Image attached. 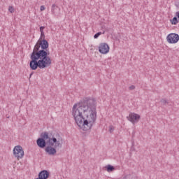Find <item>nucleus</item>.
<instances>
[{
  "instance_id": "10",
  "label": "nucleus",
  "mask_w": 179,
  "mask_h": 179,
  "mask_svg": "<svg viewBox=\"0 0 179 179\" xmlns=\"http://www.w3.org/2000/svg\"><path fill=\"white\" fill-rule=\"evenodd\" d=\"M51 10L53 15H58V13H59V7L55 4H52Z\"/></svg>"
},
{
  "instance_id": "23",
  "label": "nucleus",
  "mask_w": 179,
  "mask_h": 179,
  "mask_svg": "<svg viewBox=\"0 0 179 179\" xmlns=\"http://www.w3.org/2000/svg\"><path fill=\"white\" fill-rule=\"evenodd\" d=\"M133 149V150H135V149L134 148V147H131V150Z\"/></svg>"
},
{
  "instance_id": "11",
  "label": "nucleus",
  "mask_w": 179,
  "mask_h": 179,
  "mask_svg": "<svg viewBox=\"0 0 179 179\" xmlns=\"http://www.w3.org/2000/svg\"><path fill=\"white\" fill-rule=\"evenodd\" d=\"M105 169H106L108 173H111V171H114V170H115V167L110 164L105 166Z\"/></svg>"
},
{
  "instance_id": "19",
  "label": "nucleus",
  "mask_w": 179,
  "mask_h": 179,
  "mask_svg": "<svg viewBox=\"0 0 179 179\" xmlns=\"http://www.w3.org/2000/svg\"><path fill=\"white\" fill-rule=\"evenodd\" d=\"M40 10H41V12H43V10H45V6H41Z\"/></svg>"
},
{
  "instance_id": "6",
  "label": "nucleus",
  "mask_w": 179,
  "mask_h": 179,
  "mask_svg": "<svg viewBox=\"0 0 179 179\" xmlns=\"http://www.w3.org/2000/svg\"><path fill=\"white\" fill-rule=\"evenodd\" d=\"M166 40L169 44H176L178 43L179 35L176 33L169 34L166 37Z\"/></svg>"
},
{
  "instance_id": "16",
  "label": "nucleus",
  "mask_w": 179,
  "mask_h": 179,
  "mask_svg": "<svg viewBox=\"0 0 179 179\" xmlns=\"http://www.w3.org/2000/svg\"><path fill=\"white\" fill-rule=\"evenodd\" d=\"M8 10L10 13H13V12H15V9L12 6H9Z\"/></svg>"
},
{
  "instance_id": "17",
  "label": "nucleus",
  "mask_w": 179,
  "mask_h": 179,
  "mask_svg": "<svg viewBox=\"0 0 179 179\" xmlns=\"http://www.w3.org/2000/svg\"><path fill=\"white\" fill-rule=\"evenodd\" d=\"M41 38L45 39V35H44V32H41L40 40H41Z\"/></svg>"
},
{
  "instance_id": "12",
  "label": "nucleus",
  "mask_w": 179,
  "mask_h": 179,
  "mask_svg": "<svg viewBox=\"0 0 179 179\" xmlns=\"http://www.w3.org/2000/svg\"><path fill=\"white\" fill-rule=\"evenodd\" d=\"M171 20V24H177L178 23V17L177 16H175L172 20Z\"/></svg>"
},
{
  "instance_id": "20",
  "label": "nucleus",
  "mask_w": 179,
  "mask_h": 179,
  "mask_svg": "<svg viewBox=\"0 0 179 179\" xmlns=\"http://www.w3.org/2000/svg\"><path fill=\"white\" fill-rule=\"evenodd\" d=\"M129 90H134L135 89V85H131L129 87Z\"/></svg>"
},
{
  "instance_id": "18",
  "label": "nucleus",
  "mask_w": 179,
  "mask_h": 179,
  "mask_svg": "<svg viewBox=\"0 0 179 179\" xmlns=\"http://www.w3.org/2000/svg\"><path fill=\"white\" fill-rule=\"evenodd\" d=\"M44 29H45V27H40V31H41V33H44Z\"/></svg>"
},
{
  "instance_id": "14",
  "label": "nucleus",
  "mask_w": 179,
  "mask_h": 179,
  "mask_svg": "<svg viewBox=\"0 0 179 179\" xmlns=\"http://www.w3.org/2000/svg\"><path fill=\"white\" fill-rule=\"evenodd\" d=\"M101 36V32H97L94 36V38H99V36Z\"/></svg>"
},
{
  "instance_id": "7",
  "label": "nucleus",
  "mask_w": 179,
  "mask_h": 179,
  "mask_svg": "<svg viewBox=\"0 0 179 179\" xmlns=\"http://www.w3.org/2000/svg\"><path fill=\"white\" fill-rule=\"evenodd\" d=\"M127 118L128 121H130V122H132V124H135V122H138L139 120H141V115L135 113H130Z\"/></svg>"
},
{
  "instance_id": "21",
  "label": "nucleus",
  "mask_w": 179,
  "mask_h": 179,
  "mask_svg": "<svg viewBox=\"0 0 179 179\" xmlns=\"http://www.w3.org/2000/svg\"><path fill=\"white\" fill-rule=\"evenodd\" d=\"M175 15L176 16V17H178V20H179V11H177L175 14Z\"/></svg>"
},
{
  "instance_id": "24",
  "label": "nucleus",
  "mask_w": 179,
  "mask_h": 179,
  "mask_svg": "<svg viewBox=\"0 0 179 179\" xmlns=\"http://www.w3.org/2000/svg\"><path fill=\"white\" fill-rule=\"evenodd\" d=\"M103 34H104V31L103 32Z\"/></svg>"
},
{
  "instance_id": "15",
  "label": "nucleus",
  "mask_w": 179,
  "mask_h": 179,
  "mask_svg": "<svg viewBox=\"0 0 179 179\" xmlns=\"http://www.w3.org/2000/svg\"><path fill=\"white\" fill-rule=\"evenodd\" d=\"M114 131V127L113 125L109 126V132L111 134Z\"/></svg>"
},
{
  "instance_id": "5",
  "label": "nucleus",
  "mask_w": 179,
  "mask_h": 179,
  "mask_svg": "<svg viewBox=\"0 0 179 179\" xmlns=\"http://www.w3.org/2000/svg\"><path fill=\"white\" fill-rule=\"evenodd\" d=\"M13 155L15 157H17V160L19 159H22L24 156V151H23V148L20 145H17L13 149Z\"/></svg>"
},
{
  "instance_id": "2",
  "label": "nucleus",
  "mask_w": 179,
  "mask_h": 179,
  "mask_svg": "<svg viewBox=\"0 0 179 179\" xmlns=\"http://www.w3.org/2000/svg\"><path fill=\"white\" fill-rule=\"evenodd\" d=\"M48 47L50 44L45 39L36 43L30 56L29 68L31 71H36L37 68L45 69L51 66L52 60Z\"/></svg>"
},
{
  "instance_id": "9",
  "label": "nucleus",
  "mask_w": 179,
  "mask_h": 179,
  "mask_svg": "<svg viewBox=\"0 0 179 179\" xmlns=\"http://www.w3.org/2000/svg\"><path fill=\"white\" fill-rule=\"evenodd\" d=\"M38 177L40 179H48L50 177V172L47 170H43L41 172H39Z\"/></svg>"
},
{
  "instance_id": "3",
  "label": "nucleus",
  "mask_w": 179,
  "mask_h": 179,
  "mask_svg": "<svg viewBox=\"0 0 179 179\" xmlns=\"http://www.w3.org/2000/svg\"><path fill=\"white\" fill-rule=\"evenodd\" d=\"M48 146L45 149V152L50 156H54L57 153V149L62 148V137L57 134L55 136H52V138L47 141Z\"/></svg>"
},
{
  "instance_id": "4",
  "label": "nucleus",
  "mask_w": 179,
  "mask_h": 179,
  "mask_svg": "<svg viewBox=\"0 0 179 179\" xmlns=\"http://www.w3.org/2000/svg\"><path fill=\"white\" fill-rule=\"evenodd\" d=\"M50 139H52V137H50L48 132L45 131L41 133V137L36 140V145L38 148H41V149H44L48 145L46 141H50Z\"/></svg>"
},
{
  "instance_id": "13",
  "label": "nucleus",
  "mask_w": 179,
  "mask_h": 179,
  "mask_svg": "<svg viewBox=\"0 0 179 179\" xmlns=\"http://www.w3.org/2000/svg\"><path fill=\"white\" fill-rule=\"evenodd\" d=\"M160 103H162V106H166V104H169V101L164 99H161L160 101Z\"/></svg>"
},
{
  "instance_id": "8",
  "label": "nucleus",
  "mask_w": 179,
  "mask_h": 179,
  "mask_svg": "<svg viewBox=\"0 0 179 179\" xmlns=\"http://www.w3.org/2000/svg\"><path fill=\"white\" fill-rule=\"evenodd\" d=\"M99 51L101 54H108L110 52V46L106 43H101L99 46Z\"/></svg>"
},
{
  "instance_id": "1",
  "label": "nucleus",
  "mask_w": 179,
  "mask_h": 179,
  "mask_svg": "<svg viewBox=\"0 0 179 179\" xmlns=\"http://www.w3.org/2000/svg\"><path fill=\"white\" fill-rule=\"evenodd\" d=\"M72 115L78 127L83 131L92 129L97 120V102L93 98L85 97L72 108Z\"/></svg>"
},
{
  "instance_id": "22",
  "label": "nucleus",
  "mask_w": 179,
  "mask_h": 179,
  "mask_svg": "<svg viewBox=\"0 0 179 179\" xmlns=\"http://www.w3.org/2000/svg\"><path fill=\"white\" fill-rule=\"evenodd\" d=\"M33 75V73H30L29 78H31V76Z\"/></svg>"
}]
</instances>
